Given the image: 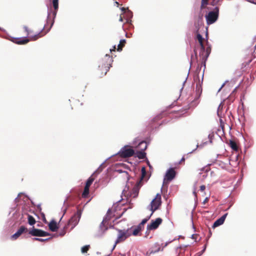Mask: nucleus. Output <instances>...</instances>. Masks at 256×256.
Returning <instances> with one entry per match:
<instances>
[{
    "instance_id": "obj_34",
    "label": "nucleus",
    "mask_w": 256,
    "mask_h": 256,
    "mask_svg": "<svg viewBox=\"0 0 256 256\" xmlns=\"http://www.w3.org/2000/svg\"><path fill=\"white\" fill-rule=\"evenodd\" d=\"M228 164L232 166V164L230 163V158L226 159V162L224 164V166L225 167Z\"/></svg>"
},
{
    "instance_id": "obj_4",
    "label": "nucleus",
    "mask_w": 256,
    "mask_h": 256,
    "mask_svg": "<svg viewBox=\"0 0 256 256\" xmlns=\"http://www.w3.org/2000/svg\"><path fill=\"white\" fill-rule=\"evenodd\" d=\"M118 234L116 240L115 244L114 246L113 250L116 246V245L120 242H124L128 238L131 236L132 234L129 232L128 230H118Z\"/></svg>"
},
{
    "instance_id": "obj_37",
    "label": "nucleus",
    "mask_w": 256,
    "mask_h": 256,
    "mask_svg": "<svg viewBox=\"0 0 256 256\" xmlns=\"http://www.w3.org/2000/svg\"><path fill=\"white\" fill-rule=\"evenodd\" d=\"M185 160V158L184 157L182 158L181 159L180 161V164H182V162H184Z\"/></svg>"
},
{
    "instance_id": "obj_18",
    "label": "nucleus",
    "mask_w": 256,
    "mask_h": 256,
    "mask_svg": "<svg viewBox=\"0 0 256 256\" xmlns=\"http://www.w3.org/2000/svg\"><path fill=\"white\" fill-rule=\"evenodd\" d=\"M50 230L52 232H56L58 229L57 224L54 220H52L48 224Z\"/></svg>"
},
{
    "instance_id": "obj_5",
    "label": "nucleus",
    "mask_w": 256,
    "mask_h": 256,
    "mask_svg": "<svg viewBox=\"0 0 256 256\" xmlns=\"http://www.w3.org/2000/svg\"><path fill=\"white\" fill-rule=\"evenodd\" d=\"M219 10L216 7L214 11L210 12L206 16V23L208 25L214 24L216 22L218 17Z\"/></svg>"
},
{
    "instance_id": "obj_20",
    "label": "nucleus",
    "mask_w": 256,
    "mask_h": 256,
    "mask_svg": "<svg viewBox=\"0 0 256 256\" xmlns=\"http://www.w3.org/2000/svg\"><path fill=\"white\" fill-rule=\"evenodd\" d=\"M230 146L235 151H238V147L236 142L234 140H230L228 143Z\"/></svg>"
},
{
    "instance_id": "obj_43",
    "label": "nucleus",
    "mask_w": 256,
    "mask_h": 256,
    "mask_svg": "<svg viewBox=\"0 0 256 256\" xmlns=\"http://www.w3.org/2000/svg\"><path fill=\"white\" fill-rule=\"evenodd\" d=\"M120 9H121V10H122L124 12H125V11H126V8H124L122 7V8Z\"/></svg>"
},
{
    "instance_id": "obj_39",
    "label": "nucleus",
    "mask_w": 256,
    "mask_h": 256,
    "mask_svg": "<svg viewBox=\"0 0 256 256\" xmlns=\"http://www.w3.org/2000/svg\"><path fill=\"white\" fill-rule=\"evenodd\" d=\"M193 194H194V195L195 197L196 198H197V194H196V190H194L193 192Z\"/></svg>"
},
{
    "instance_id": "obj_35",
    "label": "nucleus",
    "mask_w": 256,
    "mask_h": 256,
    "mask_svg": "<svg viewBox=\"0 0 256 256\" xmlns=\"http://www.w3.org/2000/svg\"><path fill=\"white\" fill-rule=\"evenodd\" d=\"M206 189V186L204 185H202L200 186V190L201 192H204Z\"/></svg>"
},
{
    "instance_id": "obj_33",
    "label": "nucleus",
    "mask_w": 256,
    "mask_h": 256,
    "mask_svg": "<svg viewBox=\"0 0 256 256\" xmlns=\"http://www.w3.org/2000/svg\"><path fill=\"white\" fill-rule=\"evenodd\" d=\"M24 28L25 31L26 32L27 35L30 34L32 32V31L28 29V27L26 26H24Z\"/></svg>"
},
{
    "instance_id": "obj_48",
    "label": "nucleus",
    "mask_w": 256,
    "mask_h": 256,
    "mask_svg": "<svg viewBox=\"0 0 256 256\" xmlns=\"http://www.w3.org/2000/svg\"><path fill=\"white\" fill-rule=\"evenodd\" d=\"M126 191V190H124L123 191V193L124 194V192Z\"/></svg>"
},
{
    "instance_id": "obj_1",
    "label": "nucleus",
    "mask_w": 256,
    "mask_h": 256,
    "mask_svg": "<svg viewBox=\"0 0 256 256\" xmlns=\"http://www.w3.org/2000/svg\"><path fill=\"white\" fill-rule=\"evenodd\" d=\"M52 2V6L54 8V10L52 12V19H50V14L48 12V18H47V24L50 23V27L46 30H42L37 34L34 35L30 38V39L28 38H14L12 42L18 44H27L31 40H36L38 38L44 36L51 28L54 23V20L56 16V13L58 8V0H50Z\"/></svg>"
},
{
    "instance_id": "obj_45",
    "label": "nucleus",
    "mask_w": 256,
    "mask_h": 256,
    "mask_svg": "<svg viewBox=\"0 0 256 256\" xmlns=\"http://www.w3.org/2000/svg\"><path fill=\"white\" fill-rule=\"evenodd\" d=\"M202 16H203L202 14H200L199 18L202 20Z\"/></svg>"
},
{
    "instance_id": "obj_36",
    "label": "nucleus",
    "mask_w": 256,
    "mask_h": 256,
    "mask_svg": "<svg viewBox=\"0 0 256 256\" xmlns=\"http://www.w3.org/2000/svg\"><path fill=\"white\" fill-rule=\"evenodd\" d=\"M208 201V198H206L204 200V202H202V203L204 204H206V203H207Z\"/></svg>"
},
{
    "instance_id": "obj_10",
    "label": "nucleus",
    "mask_w": 256,
    "mask_h": 256,
    "mask_svg": "<svg viewBox=\"0 0 256 256\" xmlns=\"http://www.w3.org/2000/svg\"><path fill=\"white\" fill-rule=\"evenodd\" d=\"M176 174V172L173 168L168 170L165 175L164 183V184L172 180L174 178Z\"/></svg>"
},
{
    "instance_id": "obj_7",
    "label": "nucleus",
    "mask_w": 256,
    "mask_h": 256,
    "mask_svg": "<svg viewBox=\"0 0 256 256\" xmlns=\"http://www.w3.org/2000/svg\"><path fill=\"white\" fill-rule=\"evenodd\" d=\"M82 211L81 209L78 208L76 212L70 219L68 225L71 226L72 228H74L78 224L82 214Z\"/></svg>"
},
{
    "instance_id": "obj_12",
    "label": "nucleus",
    "mask_w": 256,
    "mask_h": 256,
    "mask_svg": "<svg viewBox=\"0 0 256 256\" xmlns=\"http://www.w3.org/2000/svg\"><path fill=\"white\" fill-rule=\"evenodd\" d=\"M28 228L24 226H21L17 232L12 236V238L14 240L17 239L22 234L28 232Z\"/></svg>"
},
{
    "instance_id": "obj_30",
    "label": "nucleus",
    "mask_w": 256,
    "mask_h": 256,
    "mask_svg": "<svg viewBox=\"0 0 256 256\" xmlns=\"http://www.w3.org/2000/svg\"><path fill=\"white\" fill-rule=\"evenodd\" d=\"M50 238H46V239H43V238H34V240H35L44 242L48 241L49 240H50Z\"/></svg>"
},
{
    "instance_id": "obj_19",
    "label": "nucleus",
    "mask_w": 256,
    "mask_h": 256,
    "mask_svg": "<svg viewBox=\"0 0 256 256\" xmlns=\"http://www.w3.org/2000/svg\"><path fill=\"white\" fill-rule=\"evenodd\" d=\"M135 156L138 158L139 159H144L146 156V154L143 151H138L134 153Z\"/></svg>"
},
{
    "instance_id": "obj_3",
    "label": "nucleus",
    "mask_w": 256,
    "mask_h": 256,
    "mask_svg": "<svg viewBox=\"0 0 256 256\" xmlns=\"http://www.w3.org/2000/svg\"><path fill=\"white\" fill-rule=\"evenodd\" d=\"M202 66L198 65L196 67V71L194 72V82H196V96L199 97L202 93V84L203 81V77H204V72L202 74V80L200 79V76H199L200 72L201 70Z\"/></svg>"
},
{
    "instance_id": "obj_28",
    "label": "nucleus",
    "mask_w": 256,
    "mask_h": 256,
    "mask_svg": "<svg viewBox=\"0 0 256 256\" xmlns=\"http://www.w3.org/2000/svg\"><path fill=\"white\" fill-rule=\"evenodd\" d=\"M90 248V245H86L82 246L81 248V252L82 253H86Z\"/></svg>"
},
{
    "instance_id": "obj_8",
    "label": "nucleus",
    "mask_w": 256,
    "mask_h": 256,
    "mask_svg": "<svg viewBox=\"0 0 256 256\" xmlns=\"http://www.w3.org/2000/svg\"><path fill=\"white\" fill-rule=\"evenodd\" d=\"M119 154L122 158H126L134 156V151L133 149L128 148L127 146H125L120 150Z\"/></svg>"
},
{
    "instance_id": "obj_14",
    "label": "nucleus",
    "mask_w": 256,
    "mask_h": 256,
    "mask_svg": "<svg viewBox=\"0 0 256 256\" xmlns=\"http://www.w3.org/2000/svg\"><path fill=\"white\" fill-rule=\"evenodd\" d=\"M108 222L106 221V220L103 219L102 222L100 223V226H99L100 234H104V233L108 230Z\"/></svg>"
},
{
    "instance_id": "obj_23",
    "label": "nucleus",
    "mask_w": 256,
    "mask_h": 256,
    "mask_svg": "<svg viewBox=\"0 0 256 256\" xmlns=\"http://www.w3.org/2000/svg\"><path fill=\"white\" fill-rule=\"evenodd\" d=\"M138 146L140 148L142 151L144 152L147 148V144L146 142L142 141L139 144Z\"/></svg>"
},
{
    "instance_id": "obj_6",
    "label": "nucleus",
    "mask_w": 256,
    "mask_h": 256,
    "mask_svg": "<svg viewBox=\"0 0 256 256\" xmlns=\"http://www.w3.org/2000/svg\"><path fill=\"white\" fill-rule=\"evenodd\" d=\"M161 195L159 194H158L156 195L155 198L150 203V210L152 211V214L154 212L158 210L160 206H161Z\"/></svg>"
},
{
    "instance_id": "obj_46",
    "label": "nucleus",
    "mask_w": 256,
    "mask_h": 256,
    "mask_svg": "<svg viewBox=\"0 0 256 256\" xmlns=\"http://www.w3.org/2000/svg\"><path fill=\"white\" fill-rule=\"evenodd\" d=\"M116 4H117L118 6L119 4L118 2H116Z\"/></svg>"
},
{
    "instance_id": "obj_44",
    "label": "nucleus",
    "mask_w": 256,
    "mask_h": 256,
    "mask_svg": "<svg viewBox=\"0 0 256 256\" xmlns=\"http://www.w3.org/2000/svg\"><path fill=\"white\" fill-rule=\"evenodd\" d=\"M119 20L120 22H122L123 21V18H122V16H120Z\"/></svg>"
},
{
    "instance_id": "obj_24",
    "label": "nucleus",
    "mask_w": 256,
    "mask_h": 256,
    "mask_svg": "<svg viewBox=\"0 0 256 256\" xmlns=\"http://www.w3.org/2000/svg\"><path fill=\"white\" fill-rule=\"evenodd\" d=\"M94 180V178L93 176V175L91 176L87 180L85 186L90 188Z\"/></svg>"
},
{
    "instance_id": "obj_41",
    "label": "nucleus",
    "mask_w": 256,
    "mask_h": 256,
    "mask_svg": "<svg viewBox=\"0 0 256 256\" xmlns=\"http://www.w3.org/2000/svg\"><path fill=\"white\" fill-rule=\"evenodd\" d=\"M216 2H216V0H213V1L212 2V5L214 6L216 4Z\"/></svg>"
},
{
    "instance_id": "obj_40",
    "label": "nucleus",
    "mask_w": 256,
    "mask_h": 256,
    "mask_svg": "<svg viewBox=\"0 0 256 256\" xmlns=\"http://www.w3.org/2000/svg\"><path fill=\"white\" fill-rule=\"evenodd\" d=\"M66 234V232H65L64 230V231H62V232H61V233H60V236H64V234Z\"/></svg>"
},
{
    "instance_id": "obj_16",
    "label": "nucleus",
    "mask_w": 256,
    "mask_h": 256,
    "mask_svg": "<svg viewBox=\"0 0 256 256\" xmlns=\"http://www.w3.org/2000/svg\"><path fill=\"white\" fill-rule=\"evenodd\" d=\"M196 39L198 40V42L200 46L201 50L204 52L205 50V48L204 44V38L200 34H196Z\"/></svg>"
},
{
    "instance_id": "obj_15",
    "label": "nucleus",
    "mask_w": 256,
    "mask_h": 256,
    "mask_svg": "<svg viewBox=\"0 0 256 256\" xmlns=\"http://www.w3.org/2000/svg\"><path fill=\"white\" fill-rule=\"evenodd\" d=\"M226 216H227V214L223 215L220 218H218L216 220L212 225V228H214L223 224V223L224 222L225 220Z\"/></svg>"
},
{
    "instance_id": "obj_2",
    "label": "nucleus",
    "mask_w": 256,
    "mask_h": 256,
    "mask_svg": "<svg viewBox=\"0 0 256 256\" xmlns=\"http://www.w3.org/2000/svg\"><path fill=\"white\" fill-rule=\"evenodd\" d=\"M112 58L106 54L98 62V68L96 70V74L99 78L105 76L112 66Z\"/></svg>"
},
{
    "instance_id": "obj_26",
    "label": "nucleus",
    "mask_w": 256,
    "mask_h": 256,
    "mask_svg": "<svg viewBox=\"0 0 256 256\" xmlns=\"http://www.w3.org/2000/svg\"><path fill=\"white\" fill-rule=\"evenodd\" d=\"M208 0H202L200 10H202L205 8L208 4Z\"/></svg>"
},
{
    "instance_id": "obj_29",
    "label": "nucleus",
    "mask_w": 256,
    "mask_h": 256,
    "mask_svg": "<svg viewBox=\"0 0 256 256\" xmlns=\"http://www.w3.org/2000/svg\"><path fill=\"white\" fill-rule=\"evenodd\" d=\"M150 218V216H149L148 218H144L142 220V222L139 224L138 226H140L141 228H142L144 226V225L147 222V221L149 220Z\"/></svg>"
},
{
    "instance_id": "obj_27",
    "label": "nucleus",
    "mask_w": 256,
    "mask_h": 256,
    "mask_svg": "<svg viewBox=\"0 0 256 256\" xmlns=\"http://www.w3.org/2000/svg\"><path fill=\"white\" fill-rule=\"evenodd\" d=\"M142 230V228L140 226H138L132 232V234L134 236H137L140 232Z\"/></svg>"
},
{
    "instance_id": "obj_21",
    "label": "nucleus",
    "mask_w": 256,
    "mask_h": 256,
    "mask_svg": "<svg viewBox=\"0 0 256 256\" xmlns=\"http://www.w3.org/2000/svg\"><path fill=\"white\" fill-rule=\"evenodd\" d=\"M28 224L30 226H33L36 222L34 218L30 214L28 215Z\"/></svg>"
},
{
    "instance_id": "obj_9",
    "label": "nucleus",
    "mask_w": 256,
    "mask_h": 256,
    "mask_svg": "<svg viewBox=\"0 0 256 256\" xmlns=\"http://www.w3.org/2000/svg\"><path fill=\"white\" fill-rule=\"evenodd\" d=\"M28 233L32 236H46L50 235V234L48 232L34 228H32V230L29 231Z\"/></svg>"
},
{
    "instance_id": "obj_38",
    "label": "nucleus",
    "mask_w": 256,
    "mask_h": 256,
    "mask_svg": "<svg viewBox=\"0 0 256 256\" xmlns=\"http://www.w3.org/2000/svg\"><path fill=\"white\" fill-rule=\"evenodd\" d=\"M142 170L143 176H144L145 174V168L144 167H143L142 169Z\"/></svg>"
},
{
    "instance_id": "obj_47",
    "label": "nucleus",
    "mask_w": 256,
    "mask_h": 256,
    "mask_svg": "<svg viewBox=\"0 0 256 256\" xmlns=\"http://www.w3.org/2000/svg\"><path fill=\"white\" fill-rule=\"evenodd\" d=\"M220 123L222 122V119H220Z\"/></svg>"
},
{
    "instance_id": "obj_13",
    "label": "nucleus",
    "mask_w": 256,
    "mask_h": 256,
    "mask_svg": "<svg viewBox=\"0 0 256 256\" xmlns=\"http://www.w3.org/2000/svg\"><path fill=\"white\" fill-rule=\"evenodd\" d=\"M140 182H137L136 184L132 188V191L130 192V196L133 198H136L138 196L140 190Z\"/></svg>"
},
{
    "instance_id": "obj_31",
    "label": "nucleus",
    "mask_w": 256,
    "mask_h": 256,
    "mask_svg": "<svg viewBox=\"0 0 256 256\" xmlns=\"http://www.w3.org/2000/svg\"><path fill=\"white\" fill-rule=\"evenodd\" d=\"M210 47H208L206 49V53L205 56L206 57V58L210 54Z\"/></svg>"
},
{
    "instance_id": "obj_25",
    "label": "nucleus",
    "mask_w": 256,
    "mask_h": 256,
    "mask_svg": "<svg viewBox=\"0 0 256 256\" xmlns=\"http://www.w3.org/2000/svg\"><path fill=\"white\" fill-rule=\"evenodd\" d=\"M89 188H90L87 186H84V192L82 193V196L84 198H86L88 197L89 194Z\"/></svg>"
},
{
    "instance_id": "obj_42",
    "label": "nucleus",
    "mask_w": 256,
    "mask_h": 256,
    "mask_svg": "<svg viewBox=\"0 0 256 256\" xmlns=\"http://www.w3.org/2000/svg\"><path fill=\"white\" fill-rule=\"evenodd\" d=\"M116 48V46H114V48H112V49H110V52L115 51Z\"/></svg>"
},
{
    "instance_id": "obj_22",
    "label": "nucleus",
    "mask_w": 256,
    "mask_h": 256,
    "mask_svg": "<svg viewBox=\"0 0 256 256\" xmlns=\"http://www.w3.org/2000/svg\"><path fill=\"white\" fill-rule=\"evenodd\" d=\"M126 43V41L125 40H121L120 42V44L118 46L117 50L121 51L123 48V47L125 46Z\"/></svg>"
},
{
    "instance_id": "obj_11",
    "label": "nucleus",
    "mask_w": 256,
    "mask_h": 256,
    "mask_svg": "<svg viewBox=\"0 0 256 256\" xmlns=\"http://www.w3.org/2000/svg\"><path fill=\"white\" fill-rule=\"evenodd\" d=\"M162 220L160 218H156L154 220H152L150 224L147 226V229L148 230H156L162 224Z\"/></svg>"
},
{
    "instance_id": "obj_32",
    "label": "nucleus",
    "mask_w": 256,
    "mask_h": 256,
    "mask_svg": "<svg viewBox=\"0 0 256 256\" xmlns=\"http://www.w3.org/2000/svg\"><path fill=\"white\" fill-rule=\"evenodd\" d=\"M192 238L196 242L198 239L199 238V236L197 234H194L192 236Z\"/></svg>"
},
{
    "instance_id": "obj_17",
    "label": "nucleus",
    "mask_w": 256,
    "mask_h": 256,
    "mask_svg": "<svg viewBox=\"0 0 256 256\" xmlns=\"http://www.w3.org/2000/svg\"><path fill=\"white\" fill-rule=\"evenodd\" d=\"M114 212L112 211V209H108L106 216L104 218V220H106V221L108 222L110 219L114 216Z\"/></svg>"
}]
</instances>
